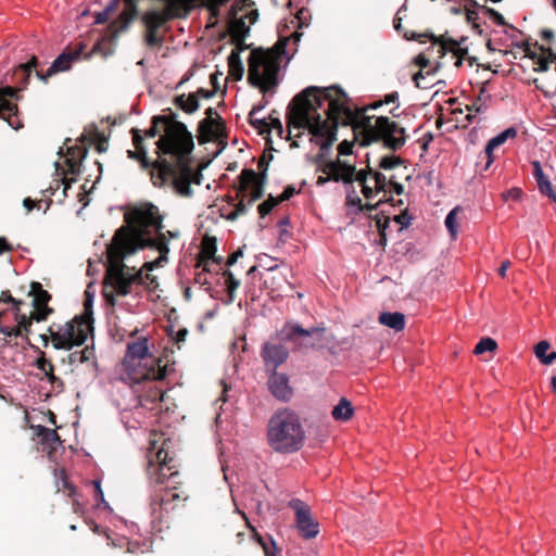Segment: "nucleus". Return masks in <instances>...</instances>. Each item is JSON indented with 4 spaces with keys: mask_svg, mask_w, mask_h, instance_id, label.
<instances>
[{
    "mask_svg": "<svg viewBox=\"0 0 556 556\" xmlns=\"http://www.w3.org/2000/svg\"><path fill=\"white\" fill-rule=\"evenodd\" d=\"M295 98L303 101L306 111L304 128L312 135V142L319 146L314 163L325 167L329 161H342L340 157H329L332 144L337 140V127L330 125L328 119L336 118L346 109L350 100L348 93L340 85L328 88L308 86Z\"/></svg>",
    "mask_w": 556,
    "mask_h": 556,
    "instance_id": "nucleus-3",
    "label": "nucleus"
},
{
    "mask_svg": "<svg viewBox=\"0 0 556 556\" xmlns=\"http://www.w3.org/2000/svg\"><path fill=\"white\" fill-rule=\"evenodd\" d=\"M188 334L187 328H179L176 332L172 330L170 338L175 344H177L178 349H180V343L186 341Z\"/></svg>",
    "mask_w": 556,
    "mask_h": 556,
    "instance_id": "nucleus-52",
    "label": "nucleus"
},
{
    "mask_svg": "<svg viewBox=\"0 0 556 556\" xmlns=\"http://www.w3.org/2000/svg\"><path fill=\"white\" fill-rule=\"evenodd\" d=\"M39 65L38 58L33 55L26 63L16 66L11 76V83L15 86H5L0 88V118H3L15 130L23 127V124L16 118L18 108L11 100L18 101L22 99L20 92L26 89L29 84L31 73Z\"/></svg>",
    "mask_w": 556,
    "mask_h": 556,
    "instance_id": "nucleus-8",
    "label": "nucleus"
},
{
    "mask_svg": "<svg viewBox=\"0 0 556 556\" xmlns=\"http://www.w3.org/2000/svg\"><path fill=\"white\" fill-rule=\"evenodd\" d=\"M476 7L479 8L481 10V13L484 16H486L489 20H491L495 25L504 26L506 28H509L510 30L518 31V28H516L511 24H508L506 22L505 17L503 16V14L501 12H498L497 10L486 7V5H481L479 3Z\"/></svg>",
    "mask_w": 556,
    "mask_h": 556,
    "instance_id": "nucleus-30",
    "label": "nucleus"
},
{
    "mask_svg": "<svg viewBox=\"0 0 556 556\" xmlns=\"http://www.w3.org/2000/svg\"><path fill=\"white\" fill-rule=\"evenodd\" d=\"M40 354H41V356L36 361V367L41 371H46V370L51 371V366L53 364L51 363V361H49L45 357L43 352H40Z\"/></svg>",
    "mask_w": 556,
    "mask_h": 556,
    "instance_id": "nucleus-59",
    "label": "nucleus"
},
{
    "mask_svg": "<svg viewBox=\"0 0 556 556\" xmlns=\"http://www.w3.org/2000/svg\"><path fill=\"white\" fill-rule=\"evenodd\" d=\"M254 115L255 114L249 113V117H248L249 124L255 129L266 131V129L268 127V122L265 118H256V117H254Z\"/></svg>",
    "mask_w": 556,
    "mask_h": 556,
    "instance_id": "nucleus-47",
    "label": "nucleus"
},
{
    "mask_svg": "<svg viewBox=\"0 0 556 556\" xmlns=\"http://www.w3.org/2000/svg\"><path fill=\"white\" fill-rule=\"evenodd\" d=\"M76 316L79 317V319H83L86 323H89V325L93 326L92 295L88 291L85 292L84 312Z\"/></svg>",
    "mask_w": 556,
    "mask_h": 556,
    "instance_id": "nucleus-37",
    "label": "nucleus"
},
{
    "mask_svg": "<svg viewBox=\"0 0 556 556\" xmlns=\"http://www.w3.org/2000/svg\"><path fill=\"white\" fill-rule=\"evenodd\" d=\"M289 507L294 511L295 528L305 539H315L319 534V522L312 516L309 506L300 498L289 501Z\"/></svg>",
    "mask_w": 556,
    "mask_h": 556,
    "instance_id": "nucleus-15",
    "label": "nucleus"
},
{
    "mask_svg": "<svg viewBox=\"0 0 556 556\" xmlns=\"http://www.w3.org/2000/svg\"><path fill=\"white\" fill-rule=\"evenodd\" d=\"M267 442L277 453L299 452L305 442V430L299 415L288 408L277 410L268 420Z\"/></svg>",
    "mask_w": 556,
    "mask_h": 556,
    "instance_id": "nucleus-7",
    "label": "nucleus"
},
{
    "mask_svg": "<svg viewBox=\"0 0 556 556\" xmlns=\"http://www.w3.org/2000/svg\"><path fill=\"white\" fill-rule=\"evenodd\" d=\"M118 379L129 386L138 399L137 386L139 384V341L127 344L126 353L117 366Z\"/></svg>",
    "mask_w": 556,
    "mask_h": 556,
    "instance_id": "nucleus-14",
    "label": "nucleus"
},
{
    "mask_svg": "<svg viewBox=\"0 0 556 556\" xmlns=\"http://www.w3.org/2000/svg\"><path fill=\"white\" fill-rule=\"evenodd\" d=\"M92 361L96 364V353L93 346H85L81 351H76L67 355L66 358H63L62 362H67L70 365H74L77 363L84 364Z\"/></svg>",
    "mask_w": 556,
    "mask_h": 556,
    "instance_id": "nucleus-29",
    "label": "nucleus"
},
{
    "mask_svg": "<svg viewBox=\"0 0 556 556\" xmlns=\"http://www.w3.org/2000/svg\"><path fill=\"white\" fill-rule=\"evenodd\" d=\"M164 216L159 207L150 201H141V252L143 254V264H141V287L143 286V276L155 281V277L150 275L156 268H162L168 263L170 249L166 247L163 237Z\"/></svg>",
    "mask_w": 556,
    "mask_h": 556,
    "instance_id": "nucleus-6",
    "label": "nucleus"
},
{
    "mask_svg": "<svg viewBox=\"0 0 556 556\" xmlns=\"http://www.w3.org/2000/svg\"><path fill=\"white\" fill-rule=\"evenodd\" d=\"M40 354H41V356L36 361V367L41 371H46V370L51 371V366L53 364L51 363V361H49L45 357L43 352H40Z\"/></svg>",
    "mask_w": 556,
    "mask_h": 556,
    "instance_id": "nucleus-58",
    "label": "nucleus"
},
{
    "mask_svg": "<svg viewBox=\"0 0 556 556\" xmlns=\"http://www.w3.org/2000/svg\"><path fill=\"white\" fill-rule=\"evenodd\" d=\"M98 136L99 132L97 128L90 132L85 130L78 138L80 146L67 147V157L65 159V165L67 168L64 172V177L62 178V184L64 186L63 193L65 197L72 184L76 181L75 177L67 178V175L76 176L80 173L81 163L88 153V147L94 143Z\"/></svg>",
    "mask_w": 556,
    "mask_h": 556,
    "instance_id": "nucleus-11",
    "label": "nucleus"
},
{
    "mask_svg": "<svg viewBox=\"0 0 556 556\" xmlns=\"http://www.w3.org/2000/svg\"><path fill=\"white\" fill-rule=\"evenodd\" d=\"M267 388L270 394L278 401L288 403L293 396V388L289 376L275 369H267Z\"/></svg>",
    "mask_w": 556,
    "mask_h": 556,
    "instance_id": "nucleus-19",
    "label": "nucleus"
},
{
    "mask_svg": "<svg viewBox=\"0 0 556 556\" xmlns=\"http://www.w3.org/2000/svg\"><path fill=\"white\" fill-rule=\"evenodd\" d=\"M368 131L371 141H382L383 147L391 151H397L406 142L405 128L388 116L375 117V123L368 122Z\"/></svg>",
    "mask_w": 556,
    "mask_h": 556,
    "instance_id": "nucleus-10",
    "label": "nucleus"
},
{
    "mask_svg": "<svg viewBox=\"0 0 556 556\" xmlns=\"http://www.w3.org/2000/svg\"><path fill=\"white\" fill-rule=\"evenodd\" d=\"M174 104L181 111L188 114H192L200 108V102L195 93L190 92L188 94L181 93L174 98Z\"/></svg>",
    "mask_w": 556,
    "mask_h": 556,
    "instance_id": "nucleus-27",
    "label": "nucleus"
},
{
    "mask_svg": "<svg viewBox=\"0 0 556 556\" xmlns=\"http://www.w3.org/2000/svg\"><path fill=\"white\" fill-rule=\"evenodd\" d=\"M141 328V332H143ZM169 351L160 343H155L149 333H141V419L147 424L148 446L144 458L147 460L146 475L151 489V523L153 531H162L157 525L163 520V513L175 508L173 502L180 498L176 484L179 483V472L173 470L169 463V446L172 439L166 437L164 426H169L170 415L174 410L169 397L165 396L169 372Z\"/></svg>",
    "mask_w": 556,
    "mask_h": 556,
    "instance_id": "nucleus-1",
    "label": "nucleus"
},
{
    "mask_svg": "<svg viewBox=\"0 0 556 556\" xmlns=\"http://www.w3.org/2000/svg\"><path fill=\"white\" fill-rule=\"evenodd\" d=\"M375 223L379 233L386 232L390 225V220L388 218L380 217L379 215L376 216Z\"/></svg>",
    "mask_w": 556,
    "mask_h": 556,
    "instance_id": "nucleus-62",
    "label": "nucleus"
},
{
    "mask_svg": "<svg viewBox=\"0 0 556 556\" xmlns=\"http://www.w3.org/2000/svg\"><path fill=\"white\" fill-rule=\"evenodd\" d=\"M551 344L547 340H541L534 346V355L540 361L547 354Z\"/></svg>",
    "mask_w": 556,
    "mask_h": 556,
    "instance_id": "nucleus-49",
    "label": "nucleus"
},
{
    "mask_svg": "<svg viewBox=\"0 0 556 556\" xmlns=\"http://www.w3.org/2000/svg\"><path fill=\"white\" fill-rule=\"evenodd\" d=\"M435 75V71L429 70L426 74L422 71L415 73L412 77L415 86L419 89H429L433 86L431 78Z\"/></svg>",
    "mask_w": 556,
    "mask_h": 556,
    "instance_id": "nucleus-34",
    "label": "nucleus"
},
{
    "mask_svg": "<svg viewBox=\"0 0 556 556\" xmlns=\"http://www.w3.org/2000/svg\"><path fill=\"white\" fill-rule=\"evenodd\" d=\"M261 356L267 369L277 370L289 357V350L281 343L264 342L261 350Z\"/></svg>",
    "mask_w": 556,
    "mask_h": 556,
    "instance_id": "nucleus-21",
    "label": "nucleus"
},
{
    "mask_svg": "<svg viewBox=\"0 0 556 556\" xmlns=\"http://www.w3.org/2000/svg\"><path fill=\"white\" fill-rule=\"evenodd\" d=\"M92 484L94 486V497L98 503L103 504L105 507H108V503L104 500L103 491L101 488V483L99 480H93Z\"/></svg>",
    "mask_w": 556,
    "mask_h": 556,
    "instance_id": "nucleus-57",
    "label": "nucleus"
},
{
    "mask_svg": "<svg viewBox=\"0 0 556 556\" xmlns=\"http://www.w3.org/2000/svg\"><path fill=\"white\" fill-rule=\"evenodd\" d=\"M518 135V130L516 126H509L505 128L504 130L500 131L497 135L490 138L486 143H489V147H493L494 149L500 148L503 146L508 139H514Z\"/></svg>",
    "mask_w": 556,
    "mask_h": 556,
    "instance_id": "nucleus-31",
    "label": "nucleus"
},
{
    "mask_svg": "<svg viewBox=\"0 0 556 556\" xmlns=\"http://www.w3.org/2000/svg\"><path fill=\"white\" fill-rule=\"evenodd\" d=\"M252 538L262 547L265 556H277L280 552L273 535L268 533L263 535L255 531L252 533Z\"/></svg>",
    "mask_w": 556,
    "mask_h": 556,
    "instance_id": "nucleus-28",
    "label": "nucleus"
},
{
    "mask_svg": "<svg viewBox=\"0 0 556 556\" xmlns=\"http://www.w3.org/2000/svg\"><path fill=\"white\" fill-rule=\"evenodd\" d=\"M345 181L349 182L343 184L346 192L345 205L354 215H359L364 212V203L356 193L352 175H349Z\"/></svg>",
    "mask_w": 556,
    "mask_h": 556,
    "instance_id": "nucleus-25",
    "label": "nucleus"
},
{
    "mask_svg": "<svg viewBox=\"0 0 556 556\" xmlns=\"http://www.w3.org/2000/svg\"><path fill=\"white\" fill-rule=\"evenodd\" d=\"M205 115L206 117L199 122V130L211 137L222 130L224 121L216 109L212 106L205 110Z\"/></svg>",
    "mask_w": 556,
    "mask_h": 556,
    "instance_id": "nucleus-22",
    "label": "nucleus"
},
{
    "mask_svg": "<svg viewBox=\"0 0 556 556\" xmlns=\"http://www.w3.org/2000/svg\"><path fill=\"white\" fill-rule=\"evenodd\" d=\"M154 115L150 127L141 129V169H147L155 187L167 184L181 197H191V185L202 182V174L192 166L193 135L177 121L170 109Z\"/></svg>",
    "mask_w": 556,
    "mask_h": 556,
    "instance_id": "nucleus-2",
    "label": "nucleus"
},
{
    "mask_svg": "<svg viewBox=\"0 0 556 556\" xmlns=\"http://www.w3.org/2000/svg\"><path fill=\"white\" fill-rule=\"evenodd\" d=\"M227 287L229 289L228 299L226 300V304H230L235 300V290L239 287L240 281L236 279L231 271L226 273Z\"/></svg>",
    "mask_w": 556,
    "mask_h": 556,
    "instance_id": "nucleus-42",
    "label": "nucleus"
},
{
    "mask_svg": "<svg viewBox=\"0 0 556 556\" xmlns=\"http://www.w3.org/2000/svg\"><path fill=\"white\" fill-rule=\"evenodd\" d=\"M167 20V11L153 9L147 13L141 12V25L146 26L144 41L149 47L156 48L163 42V37L159 29L163 27Z\"/></svg>",
    "mask_w": 556,
    "mask_h": 556,
    "instance_id": "nucleus-16",
    "label": "nucleus"
},
{
    "mask_svg": "<svg viewBox=\"0 0 556 556\" xmlns=\"http://www.w3.org/2000/svg\"><path fill=\"white\" fill-rule=\"evenodd\" d=\"M325 333L324 327H309L304 328L298 321L288 320L285 323L281 330L278 332V338L281 342H291L294 344L304 345L306 348H315V343L311 340L316 338L321 340Z\"/></svg>",
    "mask_w": 556,
    "mask_h": 556,
    "instance_id": "nucleus-13",
    "label": "nucleus"
},
{
    "mask_svg": "<svg viewBox=\"0 0 556 556\" xmlns=\"http://www.w3.org/2000/svg\"><path fill=\"white\" fill-rule=\"evenodd\" d=\"M228 61L233 74H237L238 78L240 79L243 75L244 67L240 60L239 53L232 50L228 56Z\"/></svg>",
    "mask_w": 556,
    "mask_h": 556,
    "instance_id": "nucleus-38",
    "label": "nucleus"
},
{
    "mask_svg": "<svg viewBox=\"0 0 556 556\" xmlns=\"http://www.w3.org/2000/svg\"><path fill=\"white\" fill-rule=\"evenodd\" d=\"M5 304H11L14 315L18 316V312L21 311V305L23 302L21 300L14 299L9 290L2 291L0 295V312H2V314L5 311L3 307Z\"/></svg>",
    "mask_w": 556,
    "mask_h": 556,
    "instance_id": "nucleus-35",
    "label": "nucleus"
},
{
    "mask_svg": "<svg viewBox=\"0 0 556 556\" xmlns=\"http://www.w3.org/2000/svg\"><path fill=\"white\" fill-rule=\"evenodd\" d=\"M355 413L354 406L346 397H341L331 409V417L336 421H348Z\"/></svg>",
    "mask_w": 556,
    "mask_h": 556,
    "instance_id": "nucleus-26",
    "label": "nucleus"
},
{
    "mask_svg": "<svg viewBox=\"0 0 556 556\" xmlns=\"http://www.w3.org/2000/svg\"><path fill=\"white\" fill-rule=\"evenodd\" d=\"M538 189L543 197H547L553 203L556 204V191L553 189V185L549 178L539 182Z\"/></svg>",
    "mask_w": 556,
    "mask_h": 556,
    "instance_id": "nucleus-41",
    "label": "nucleus"
},
{
    "mask_svg": "<svg viewBox=\"0 0 556 556\" xmlns=\"http://www.w3.org/2000/svg\"><path fill=\"white\" fill-rule=\"evenodd\" d=\"M274 208V204L268 201H263L257 205V212L261 218H265Z\"/></svg>",
    "mask_w": 556,
    "mask_h": 556,
    "instance_id": "nucleus-56",
    "label": "nucleus"
},
{
    "mask_svg": "<svg viewBox=\"0 0 556 556\" xmlns=\"http://www.w3.org/2000/svg\"><path fill=\"white\" fill-rule=\"evenodd\" d=\"M130 132L132 135L135 150H128L127 154L130 159L139 161V128L132 127Z\"/></svg>",
    "mask_w": 556,
    "mask_h": 556,
    "instance_id": "nucleus-44",
    "label": "nucleus"
},
{
    "mask_svg": "<svg viewBox=\"0 0 556 556\" xmlns=\"http://www.w3.org/2000/svg\"><path fill=\"white\" fill-rule=\"evenodd\" d=\"M85 49L84 43H79L75 48L68 47L66 48L50 65V67L43 73L41 71H36V76L38 79H40L42 83L47 84L48 79L60 73L65 72L71 68L73 62L77 61L80 55L83 54V51Z\"/></svg>",
    "mask_w": 556,
    "mask_h": 556,
    "instance_id": "nucleus-18",
    "label": "nucleus"
},
{
    "mask_svg": "<svg viewBox=\"0 0 556 556\" xmlns=\"http://www.w3.org/2000/svg\"><path fill=\"white\" fill-rule=\"evenodd\" d=\"M469 4L472 7V9L466 11V20L469 24L475 25L476 23H478L479 13L481 12V10L475 7L472 3Z\"/></svg>",
    "mask_w": 556,
    "mask_h": 556,
    "instance_id": "nucleus-55",
    "label": "nucleus"
},
{
    "mask_svg": "<svg viewBox=\"0 0 556 556\" xmlns=\"http://www.w3.org/2000/svg\"><path fill=\"white\" fill-rule=\"evenodd\" d=\"M494 150L495 149L493 147L490 148L489 143H485L483 153L485 154L486 162L483 166V170H488L494 163V161H495Z\"/></svg>",
    "mask_w": 556,
    "mask_h": 556,
    "instance_id": "nucleus-53",
    "label": "nucleus"
},
{
    "mask_svg": "<svg viewBox=\"0 0 556 556\" xmlns=\"http://www.w3.org/2000/svg\"><path fill=\"white\" fill-rule=\"evenodd\" d=\"M30 295L33 299V318L36 321H43L52 314L53 309L49 307L48 303L51 300V294L45 290L40 282L34 281L30 285Z\"/></svg>",
    "mask_w": 556,
    "mask_h": 556,
    "instance_id": "nucleus-20",
    "label": "nucleus"
},
{
    "mask_svg": "<svg viewBox=\"0 0 556 556\" xmlns=\"http://www.w3.org/2000/svg\"><path fill=\"white\" fill-rule=\"evenodd\" d=\"M368 175L369 174L366 169L357 170V168L355 167V170L352 174V178L354 179V182L358 181L359 185L363 187V185L366 184V181L368 179Z\"/></svg>",
    "mask_w": 556,
    "mask_h": 556,
    "instance_id": "nucleus-60",
    "label": "nucleus"
},
{
    "mask_svg": "<svg viewBox=\"0 0 556 556\" xmlns=\"http://www.w3.org/2000/svg\"><path fill=\"white\" fill-rule=\"evenodd\" d=\"M378 321L384 327H388L395 332L403 331L406 326V317L401 312L382 311L379 313Z\"/></svg>",
    "mask_w": 556,
    "mask_h": 556,
    "instance_id": "nucleus-24",
    "label": "nucleus"
},
{
    "mask_svg": "<svg viewBox=\"0 0 556 556\" xmlns=\"http://www.w3.org/2000/svg\"><path fill=\"white\" fill-rule=\"evenodd\" d=\"M271 130H275L277 135L282 138V135L285 132L282 123L279 117H270V121L268 122V127L266 131L270 132Z\"/></svg>",
    "mask_w": 556,
    "mask_h": 556,
    "instance_id": "nucleus-48",
    "label": "nucleus"
},
{
    "mask_svg": "<svg viewBox=\"0 0 556 556\" xmlns=\"http://www.w3.org/2000/svg\"><path fill=\"white\" fill-rule=\"evenodd\" d=\"M317 170L324 175L318 176L316 185L321 187L328 182L348 184L345 180L355 170V164L349 161H329L326 166H317Z\"/></svg>",
    "mask_w": 556,
    "mask_h": 556,
    "instance_id": "nucleus-17",
    "label": "nucleus"
},
{
    "mask_svg": "<svg viewBox=\"0 0 556 556\" xmlns=\"http://www.w3.org/2000/svg\"><path fill=\"white\" fill-rule=\"evenodd\" d=\"M497 342L491 337H482L473 349L476 355H481L485 352H494L497 349Z\"/></svg>",
    "mask_w": 556,
    "mask_h": 556,
    "instance_id": "nucleus-36",
    "label": "nucleus"
},
{
    "mask_svg": "<svg viewBox=\"0 0 556 556\" xmlns=\"http://www.w3.org/2000/svg\"><path fill=\"white\" fill-rule=\"evenodd\" d=\"M14 317H15V320L17 321V326L20 327V329L23 332H25V334H28L30 331V327L33 325V320H35L33 318V313L30 314V316H26L25 314H22L20 311L18 316L14 315ZM25 338L28 341L27 336H25Z\"/></svg>",
    "mask_w": 556,
    "mask_h": 556,
    "instance_id": "nucleus-40",
    "label": "nucleus"
},
{
    "mask_svg": "<svg viewBox=\"0 0 556 556\" xmlns=\"http://www.w3.org/2000/svg\"><path fill=\"white\" fill-rule=\"evenodd\" d=\"M307 11L301 10L295 17L291 21L295 24L296 29L287 33L281 28V23L278 25V41L275 45L274 52H264L251 59L248 70V83L250 86L257 88L263 94V100L254 104L251 114H256L263 111L268 101L266 97H273L277 87L282 80L281 72L287 67L303 36L301 29L309 26V18Z\"/></svg>",
    "mask_w": 556,
    "mask_h": 556,
    "instance_id": "nucleus-4",
    "label": "nucleus"
},
{
    "mask_svg": "<svg viewBox=\"0 0 556 556\" xmlns=\"http://www.w3.org/2000/svg\"><path fill=\"white\" fill-rule=\"evenodd\" d=\"M61 482L62 486L59 488V490H63L64 492H67V496L73 497L76 494V486L68 481L66 473L64 470H61Z\"/></svg>",
    "mask_w": 556,
    "mask_h": 556,
    "instance_id": "nucleus-45",
    "label": "nucleus"
},
{
    "mask_svg": "<svg viewBox=\"0 0 556 556\" xmlns=\"http://www.w3.org/2000/svg\"><path fill=\"white\" fill-rule=\"evenodd\" d=\"M462 210L460 205H456L445 216L444 225L452 238H456L458 233L457 215Z\"/></svg>",
    "mask_w": 556,
    "mask_h": 556,
    "instance_id": "nucleus-33",
    "label": "nucleus"
},
{
    "mask_svg": "<svg viewBox=\"0 0 556 556\" xmlns=\"http://www.w3.org/2000/svg\"><path fill=\"white\" fill-rule=\"evenodd\" d=\"M92 330L93 326L77 316L64 325L52 324L48 328L52 345L56 350H72L74 346L83 345Z\"/></svg>",
    "mask_w": 556,
    "mask_h": 556,
    "instance_id": "nucleus-9",
    "label": "nucleus"
},
{
    "mask_svg": "<svg viewBox=\"0 0 556 556\" xmlns=\"http://www.w3.org/2000/svg\"><path fill=\"white\" fill-rule=\"evenodd\" d=\"M124 222L106 245L103 295L111 305H115V294L127 295L139 279V271L129 273L124 264V260L139 249V204L125 212Z\"/></svg>",
    "mask_w": 556,
    "mask_h": 556,
    "instance_id": "nucleus-5",
    "label": "nucleus"
},
{
    "mask_svg": "<svg viewBox=\"0 0 556 556\" xmlns=\"http://www.w3.org/2000/svg\"><path fill=\"white\" fill-rule=\"evenodd\" d=\"M530 37H528L527 39H523V40H519V41H514L513 43V47L515 48H518L522 51H525L529 56L531 55V53H533L531 51V42H530Z\"/></svg>",
    "mask_w": 556,
    "mask_h": 556,
    "instance_id": "nucleus-61",
    "label": "nucleus"
},
{
    "mask_svg": "<svg viewBox=\"0 0 556 556\" xmlns=\"http://www.w3.org/2000/svg\"><path fill=\"white\" fill-rule=\"evenodd\" d=\"M402 163L403 161L400 157L392 154H387L380 159L379 167L384 170H390L397 167Z\"/></svg>",
    "mask_w": 556,
    "mask_h": 556,
    "instance_id": "nucleus-39",
    "label": "nucleus"
},
{
    "mask_svg": "<svg viewBox=\"0 0 556 556\" xmlns=\"http://www.w3.org/2000/svg\"><path fill=\"white\" fill-rule=\"evenodd\" d=\"M43 374L48 378V381L52 384V387L63 390L64 382L59 377H56L54 375V366L53 365L51 366V371L46 370V371H43Z\"/></svg>",
    "mask_w": 556,
    "mask_h": 556,
    "instance_id": "nucleus-50",
    "label": "nucleus"
},
{
    "mask_svg": "<svg viewBox=\"0 0 556 556\" xmlns=\"http://www.w3.org/2000/svg\"><path fill=\"white\" fill-rule=\"evenodd\" d=\"M139 0H123V11L118 17L113 21L109 26V36L115 39L119 33L126 30L132 23L138 14L137 4ZM119 0H112V2L102 11L97 13L96 23L103 24L108 22L113 12L117 9Z\"/></svg>",
    "mask_w": 556,
    "mask_h": 556,
    "instance_id": "nucleus-12",
    "label": "nucleus"
},
{
    "mask_svg": "<svg viewBox=\"0 0 556 556\" xmlns=\"http://www.w3.org/2000/svg\"><path fill=\"white\" fill-rule=\"evenodd\" d=\"M216 251H217V244L215 241L206 250L207 258H210L212 262L216 263L217 265H222L224 262V258H223V256L216 255Z\"/></svg>",
    "mask_w": 556,
    "mask_h": 556,
    "instance_id": "nucleus-54",
    "label": "nucleus"
},
{
    "mask_svg": "<svg viewBox=\"0 0 556 556\" xmlns=\"http://www.w3.org/2000/svg\"><path fill=\"white\" fill-rule=\"evenodd\" d=\"M530 59L536 65L533 71L538 73H545L549 70V61L539 55L538 53H531Z\"/></svg>",
    "mask_w": 556,
    "mask_h": 556,
    "instance_id": "nucleus-43",
    "label": "nucleus"
},
{
    "mask_svg": "<svg viewBox=\"0 0 556 556\" xmlns=\"http://www.w3.org/2000/svg\"><path fill=\"white\" fill-rule=\"evenodd\" d=\"M414 63L421 68L420 71H422L424 68H426L430 65L429 59L422 53H420L414 58Z\"/></svg>",
    "mask_w": 556,
    "mask_h": 556,
    "instance_id": "nucleus-64",
    "label": "nucleus"
},
{
    "mask_svg": "<svg viewBox=\"0 0 556 556\" xmlns=\"http://www.w3.org/2000/svg\"><path fill=\"white\" fill-rule=\"evenodd\" d=\"M370 172L372 173V177L375 179L378 191H383L388 186V179L386 175L380 172H372V169H370Z\"/></svg>",
    "mask_w": 556,
    "mask_h": 556,
    "instance_id": "nucleus-51",
    "label": "nucleus"
},
{
    "mask_svg": "<svg viewBox=\"0 0 556 556\" xmlns=\"http://www.w3.org/2000/svg\"><path fill=\"white\" fill-rule=\"evenodd\" d=\"M339 155H350L353 153V144L346 140L338 146Z\"/></svg>",
    "mask_w": 556,
    "mask_h": 556,
    "instance_id": "nucleus-63",
    "label": "nucleus"
},
{
    "mask_svg": "<svg viewBox=\"0 0 556 556\" xmlns=\"http://www.w3.org/2000/svg\"><path fill=\"white\" fill-rule=\"evenodd\" d=\"M36 435L39 438L42 450L47 451L50 455L56 450L58 445L61 444L60 435L54 429L37 426Z\"/></svg>",
    "mask_w": 556,
    "mask_h": 556,
    "instance_id": "nucleus-23",
    "label": "nucleus"
},
{
    "mask_svg": "<svg viewBox=\"0 0 556 556\" xmlns=\"http://www.w3.org/2000/svg\"><path fill=\"white\" fill-rule=\"evenodd\" d=\"M412 220L413 216L408 213L407 210L394 216V222L401 225V229L408 228L412 225Z\"/></svg>",
    "mask_w": 556,
    "mask_h": 556,
    "instance_id": "nucleus-46",
    "label": "nucleus"
},
{
    "mask_svg": "<svg viewBox=\"0 0 556 556\" xmlns=\"http://www.w3.org/2000/svg\"><path fill=\"white\" fill-rule=\"evenodd\" d=\"M267 167L268 164H266L263 168V178L262 181H257V174L254 169H247V173L249 174L250 178L254 180L255 188L252 199L249 201V204H253L256 200L261 199L264 194V184L266 181L267 177Z\"/></svg>",
    "mask_w": 556,
    "mask_h": 556,
    "instance_id": "nucleus-32",
    "label": "nucleus"
}]
</instances>
